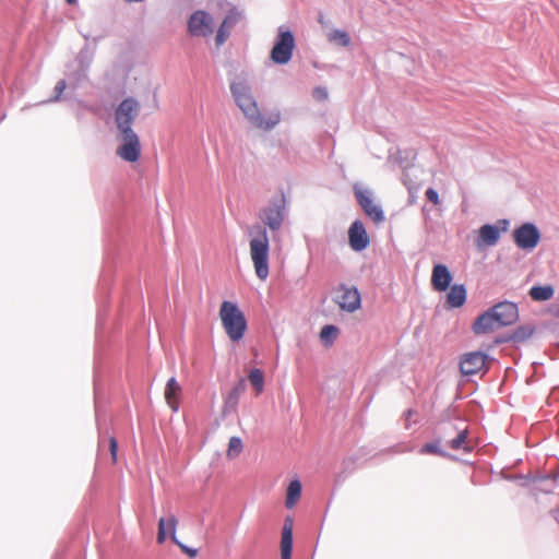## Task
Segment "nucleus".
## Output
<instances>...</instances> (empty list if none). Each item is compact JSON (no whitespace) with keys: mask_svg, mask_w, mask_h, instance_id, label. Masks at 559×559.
I'll list each match as a JSON object with an SVG mask.
<instances>
[{"mask_svg":"<svg viewBox=\"0 0 559 559\" xmlns=\"http://www.w3.org/2000/svg\"><path fill=\"white\" fill-rule=\"evenodd\" d=\"M230 91L238 107L257 128L265 131L271 130L281 121L280 111L264 115L259 110L249 87L245 83H233Z\"/></svg>","mask_w":559,"mask_h":559,"instance_id":"1","label":"nucleus"},{"mask_svg":"<svg viewBox=\"0 0 559 559\" xmlns=\"http://www.w3.org/2000/svg\"><path fill=\"white\" fill-rule=\"evenodd\" d=\"M219 319L230 341L239 342L243 338L247 331V320L235 302L227 300L222 302Z\"/></svg>","mask_w":559,"mask_h":559,"instance_id":"2","label":"nucleus"},{"mask_svg":"<svg viewBox=\"0 0 559 559\" xmlns=\"http://www.w3.org/2000/svg\"><path fill=\"white\" fill-rule=\"evenodd\" d=\"M250 258L252 260L255 275L259 280L265 281L269 276V251L270 241L264 228H260L257 237L249 242Z\"/></svg>","mask_w":559,"mask_h":559,"instance_id":"3","label":"nucleus"},{"mask_svg":"<svg viewBox=\"0 0 559 559\" xmlns=\"http://www.w3.org/2000/svg\"><path fill=\"white\" fill-rule=\"evenodd\" d=\"M295 47L294 34L288 29L280 27L270 58L274 63L286 64L290 61Z\"/></svg>","mask_w":559,"mask_h":559,"instance_id":"4","label":"nucleus"},{"mask_svg":"<svg viewBox=\"0 0 559 559\" xmlns=\"http://www.w3.org/2000/svg\"><path fill=\"white\" fill-rule=\"evenodd\" d=\"M140 110V104L133 98H126L120 103L115 112V120L119 132L132 130V123Z\"/></svg>","mask_w":559,"mask_h":559,"instance_id":"5","label":"nucleus"},{"mask_svg":"<svg viewBox=\"0 0 559 559\" xmlns=\"http://www.w3.org/2000/svg\"><path fill=\"white\" fill-rule=\"evenodd\" d=\"M513 240L522 250H533L540 240L538 228L532 223H524L513 230Z\"/></svg>","mask_w":559,"mask_h":559,"instance_id":"6","label":"nucleus"},{"mask_svg":"<svg viewBox=\"0 0 559 559\" xmlns=\"http://www.w3.org/2000/svg\"><path fill=\"white\" fill-rule=\"evenodd\" d=\"M121 145L117 148V155L129 163H134L141 155L140 139L134 131L120 132Z\"/></svg>","mask_w":559,"mask_h":559,"instance_id":"7","label":"nucleus"},{"mask_svg":"<svg viewBox=\"0 0 559 559\" xmlns=\"http://www.w3.org/2000/svg\"><path fill=\"white\" fill-rule=\"evenodd\" d=\"M188 31L192 36L209 37L214 32V19L205 11H195L188 21Z\"/></svg>","mask_w":559,"mask_h":559,"instance_id":"8","label":"nucleus"},{"mask_svg":"<svg viewBox=\"0 0 559 559\" xmlns=\"http://www.w3.org/2000/svg\"><path fill=\"white\" fill-rule=\"evenodd\" d=\"M354 193L356 197V200L360 207L362 209L364 213L372 219L373 223L379 224L384 221V214L383 211L379 205H377L369 191L364 190L361 188L355 187Z\"/></svg>","mask_w":559,"mask_h":559,"instance_id":"9","label":"nucleus"},{"mask_svg":"<svg viewBox=\"0 0 559 559\" xmlns=\"http://www.w3.org/2000/svg\"><path fill=\"white\" fill-rule=\"evenodd\" d=\"M335 301L343 311L355 312L361 306L360 293L356 287L340 285Z\"/></svg>","mask_w":559,"mask_h":559,"instance_id":"10","label":"nucleus"},{"mask_svg":"<svg viewBox=\"0 0 559 559\" xmlns=\"http://www.w3.org/2000/svg\"><path fill=\"white\" fill-rule=\"evenodd\" d=\"M492 314L500 326H507L515 323L519 319V311L515 304L510 301H503L495 305L490 308Z\"/></svg>","mask_w":559,"mask_h":559,"instance_id":"11","label":"nucleus"},{"mask_svg":"<svg viewBox=\"0 0 559 559\" xmlns=\"http://www.w3.org/2000/svg\"><path fill=\"white\" fill-rule=\"evenodd\" d=\"M260 217L270 229H280L284 221V201L281 200L264 207Z\"/></svg>","mask_w":559,"mask_h":559,"instance_id":"12","label":"nucleus"},{"mask_svg":"<svg viewBox=\"0 0 559 559\" xmlns=\"http://www.w3.org/2000/svg\"><path fill=\"white\" fill-rule=\"evenodd\" d=\"M487 356L481 352L465 354L460 362V370L464 376L476 374L485 368Z\"/></svg>","mask_w":559,"mask_h":559,"instance_id":"13","label":"nucleus"},{"mask_svg":"<svg viewBox=\"0 0 559 559\" xmlns=\"http://www.w3.org/2000/svg\"><path fill=\"white\" fill-rule=\"evenodd\" d=\"M348 240L350 248L355 251H361L369 246V236L360 221H355L350 225L348 229Z\"/></svg>","mask_w":559,"mask_h":559,"instance_id":"14","label":"nucleus"},{"mask_svg":"<svg viewBox=\"0 0 559 559\" xmlns=\"http://www.w3.org/2000/svg\"><path fill=\"white\" fill-rule=\"evenodd\" d=\"M500 328L490 308L478 316L472 325V330L476 335L491 333Z\"/></svg>","mask_w":559,"mask_h":559,"instance_id":"15","label":"nucleus"},{"mask_svg":"<svg viewBox=\"0 0 559 559\" xmlns=\"http://www.w3.org/2000/svg\"><path fill=\"white\" fill-rule=\"evenodd\" d=\"M452 275L444 264H436L431 273V286L436 292H445L451 284Z\"/></svg>","mask_w":559,"mask_h":559,"instance_id":"16","label":"nucleus"},{"mask_svg":"<svg viewBox=\"0 0 559 559\" xmlns=\"http://www.w3.org/2000/svg\"><path fill=\"white\" fill-rule=\"evenodd\" d=\"M241 14L238 11H230L223 20L217 29L215 44L222 46L229 37L233 27L240 21Z\"/></svg>","mask_w":559,"mask_h":559,"instance_id":"17","label":"nucleus"},{"mask_svg":"<svg viewBox=\"0 0 559 559\" xmlns=\"http://www.w3.org/2000/svg\"><path fill=\"white\" fill-rule=\"evenodd\" d=\"M181 391V385L178 383L176 378L173 377L167 381L164 396L167 405L173 412H177L179 409Z\"/></svg>","mask_w":559,"mask_h":559,"instance_id":"18","label":"nucleus"},{"mask_svg":"<svg viewBox=\"0 0 559 559\" xmlns=\"http://www.w3.org/2000/svg\"><path fill=\"white\" fill-rule=\"evenodd\" d=\"M293 548V520L287 518L284 522L281 538V557L290 559Z\"/></svg>","mask_w":559,"mask_h":559,"instance_id":"19","label":"nucleus"},{"mask_svg":"<svg viewBox=\"0 0 559 559\" xmlns=\"http://www.w3.org/2000/svg\"><path fill=\"white\" fill-rule=\"evenodd\" d=\"M450 290L447 294L445 308L453 309L462 307L466 301V288L462 284H455L449 287Z\"/></svg>","mask_w":559,"mask_h":559,"instance_id":"20","label":"nucleus"},{"mask_svg":"<svg viewBox=\"0 0 559 559\" xmlns=\"http://www.w3.org/2000/svg\"><path fill=\"white\" fill-rule=\"evenodd\" d=\"M178 520L175 515H169L167 519L160 518L158 521L157 543L163 544L166 540V530L169 531L170 537L176 536Z\"/></svg>","mask_w":559,"mask_h":559,"instance_id":"21","label":"nucleus"},{"mask_svg":"<svg viewBox=\"0 0 559 559\" xmlns=\"http://www.w3.org/2000/svg\"><path fill=\"white\" fill-rule=\"evenodd\" d=\"M500 238V230L493 225H484L479 229V241L486 246H493Z\"/></svg>","mask_w":559,"mask_h":559,"instance_id":"22","label":"nucleus"},{"mask_svg":"<svg viewBox=\"0 0 559 559\" xmlns=\"http://www.w3.org/2000/svg\"><path fill=\"white\" fill-rule=\"evenodd\" d=\"M301 496V484L299 480H292L288 485L286 492L285 506L288 509H292Z\"/></svg>","mask_w":559,"mask_h":559,"instance_id":"23","label":"nucleus"},{"mask_svg":"<svg viewBox=\"0 0 559 559\" xmlns=\"http://www.w3.org/2000/svg\"><path fill=\"white\" fill-rule=\"evenodd\" d=\"M554 288L550 285L533 286L530 289V296L535 301H546L552 298Z\"/></svg>","mask_w":559,"mask_h":559,"instance_id":"24","label":"nucleus"},{"mask_svg":"<svg viewBox=\"0 0 559 559\" xmlns=\"http://www.w3.org/2000/svg\"><path fill=\"white\" fill-rule=\"evenodd\" d=\"M248 379L255 390V395H260L264 390V374L262 370L254 368L249 372Z\"/></svg>","mask_w":559,"mask_h":559,"instance_id":"25","label":"nucleus"},{"mask_svg":"<svg viewBox=\"0 0 559 559\" xmlns=\"http://www.w3.org/2000/svg\"><path fill=\"white\" fill-rule=\"evenodd\" d=\"M338 332L335 325H324L320 332V338L324 344L331 345L336 340Z\"/></svg>","mask_w":559,"mask_h":559,"instance_id":"26","label":"nucleus"},{"mask_svg":"<svg viewBox=\"0 0 559 559\" xmlns=\"http://www.w3.org/2000/svg\"><path fill=\"white\" fill-rule=\"evenodd\" d=\"M243 444L239 437H231L228 442L226 455L228 459H235L242 452Z\"/></svg>","mask_w":559,"mask_h":559,"instance_id":"27","label":"nucleus"},{"mask_svg":"<svg viewBox=\"0 0 559 559\" xmlns=\"http://www.w3.org/2000/svg\"><path fill=\"white\" fill-rule=\"evenodd\" d=\"M329 40L342 47H347L350 44L348 34L341 29H334L329 34Z\"/></svg>","mask_w":559,"mask_h":559,"instance_id":"28","label":"nucleus"},{"mask_svg":"<svg viewBox=\"0 0 559 559\" xmlns=\"http://www.w3.org/2000/svg\"><path fill=\"white\" fill-rule=\"evenodd\" d=\"M466 438H467V430H462L460 431V433L457 435L456 438H454L451 442H450V447L451 449L453 450H465V451H469V448L467 447V443H466Z\"/></svg>","mask_w":559,"mask_h":559,"instance_id":"29","label":"nucleus"},{"mask_svg":"<svg viewBox=\"0 0 559 559\" xmlns=\"http://www.w3.org/2000/svg\"><path fill=\"white\" fill-rule=\"evenodd\" d=\"M532 334H533L532 329L519 328L513 332L511 340H513L514 342H523L527 337H530Z\"/></svg>","mask_w":559,"mask_h":559,"instance_id":"30","label":"nucleus"},{"mask_svg":"<svg viewBox=\"0 0 559 559\" xmlns=\"http://www.w3.org/2000/svg\"><path fill=\"white\" fill-rule=\"evenodd\" d=\"M171 540L176 544L182 552L187 554L190 558H195L198 556V549H192L180 543L177 536H171Z\"/></svg>","mask_w":559,"mask_h":559,"instance_id":"31","label":"nucleus"},{"mask_svg":"<svg viewBox=\"0 0 559 559\" xmlns=\"http://www.w3.org/2000/svg\"><path fill=\"white\" fill-rule=\"evenodd\" d=\"M109 451L111 455V462L112 464H116L118 460V441L115 437L109 438Z\"/></svg>","mask_w":559,"mask_h":559,"instance_id":"32","label":"nucleus"},{"mask_svg":"<svg viewBox=\"0 0 559 559\" xmlns=\"http://www.w3.org/2000/svg\"><path fill=\"white\" fill-rule=\"evenodd\" d=\"M426 198L429 202H431L433 205H439L440 204V199H439V194L438 192L432 189V188H429L426 190Z\"/></svg>","mask_w":559,"mask_h":559,"instance_id":"33","label":"nucleus"},{"mask_svg":"<svg viewBox=\"0 0 559 559\" xmlns=\"http://www.w3.org/2000/svg\"><path fill=\"white\" fill-rule=\"evenodd\" d=\"M245 391V381L241 380L233 390L231 392L235 394V401L234 405L238 404V400L240 394Z\"/></svg>","mask_w":559,"mask_h":559,"instance_id":"34","label":"nucleus"},{"mask_svg":"<svg viewBox=\"0 0 559 559\" xmlns=\"http://www.w3.org/2000/svg\"><path fill=\"white\" fill-rule=\"evenodd\" d=\"M245 391V381L241 380L233 390L231 392L235 394V401L234 405L238 404V400L240 394Z\"/></svg>","mask_w":559,"mask_h":559,"instance_id":"35","label":"nucleus"},{"mask_svg":"<svg viewBox=\"0 0 559 559\" xmlns=\"http://www.w3.org/2000/svg\"><path fill=\"white\" fill-rule=\"evenodd\" d=\"M421 453L441 454V451L436 443H426L421 449Z\"/></svg>","mask_w":559,"mask_h":559,"instance_id":"36","label":"nucleus"},{"mask_svg":"<svg viewBox=\"0 0 559 559\" xmlns=\"http://www.w3.org/2000/svg\"><path fill=\"white\" fill-rule=\"evenodd\" d=\"M313 97L317 100H325L328 98V92L323 87H316L313 90Z\"/></svg>","mask_w":559,"mask_h":559,"instance_id":"37","label":"nucleus"},{"mask_svg":"<svg viewBox=\"0 0 559 559\" xmlns=\"http://www.w3.org/2000/svg\"><path fill=\"white\" fill-rule=\"evenodd\" d=\"M66 87H67V84H66L64 80H60L59 82H57V84L55 86V92H56L55 100L59 99L61 94L64 92Z\"/></svg>","mask_w":559,"mask_h":559,"instance_id":"38","label":"nucleus"},{"mask_svg":"<svg viewBox=\"0 0 559 559\" xmlns=\"http://www.w3.org/2000/svg\"><path fill=\"white\" fill-rule=\"evenodd\" d=\"M234 401H235V394L230 391L225 401V405L229 406L231 408H235L237 405H234Z\"/></svg>","mask_w":559,"mask_h":559,"instance_id":"39","label":"nucleus"},{"mask_svg":"<svg viewBox=\"0 0 559 559\" xmlns=\"http://www.w3.org/2000/svg\"><path fill=\"white\" fill-rule=\"evenodd\" d=\"M66 1H67V3H69V4H74V3L76 2V0H66Z\"/></svg>","mask_w":559,"mask_h":559,"instance_id":"40","label":"nucleus"}]
</instances>
